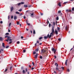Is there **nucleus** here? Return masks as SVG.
Returning a JSON list of instances; mask_svg holds the SVG:
<instances>
[{
	"instance_id": "obj_57",
	"label": "nucleus",
	"mask_w": 74,
	"mask_h": 74,
	"mask_svg": "<svg viewBox=\"0 0 74 74\" xmlns=\"http://www.w3.org/2000/svg\"><path fill=\"white\" fill-rule=\"evenodd\" d=\"M61 69H62V70H64V67H62Z\"/></svg>"
},
{
	"instance_id": "obj_51",
	"label": "nucleus",
	"mask_w": 74,
	"mask_h": 74,
	"mask_svg": "<svg viewBox=\"0 0 74 74\" xmlns=\"http://www.w3.org/2000/svg\"><path fill=\"white\" fill-rule=\"evenodd\" d=\"M13 18H14V16H12L11 17V19H13Z\"/></svg>"
},
{
	"instance_id": "obj_50",
	"label": "nucleus",
	"mask_w": 74,
	"mask_h": 74,
	"mask_svg": "<svg viewBox=\"0 0 74 74\" xmlns=\"http://www.w3.org/2000/svg\"><path fill=\"white\" fill-rule=\"evenodd\" d=\"M9 41H12V39H11V38H10V39H9Z\"/></svg>"
},
{
	"instance_id": "obj_64",
	"label": "nucleus",
	"mask_w": 74,
	"mask_h": 74,
	"mask_svg": "<svg viewBox=\"0 0 74 74\" xmlns=\"http://www.w3.org/2000/svg\"><path fill=\"white\" fill-rule=\"evenodd\" d=\"M27 74H29V72H27Z\"/></svg>"
},
{
	"instance_id": "obj_8",
	"label": "nucleus",
	"mask_w": 74,
	"mask_h": 74,
	"mask_svg": "<svg viewBox=\"0 0 74 74\" xmlns=\"http://www.w3.org/2000/svg\"><path fill=\"white\" fill-rule=\"evenodd\" d=\"M65 29L66 30H67V31L69 30V27H68V26H66L65 27Z\"/></svg>"
},
{
	"instance_id": "obj_59",
	"label": "nucleus",
	"mask_w": 74,
	"mask_h": 74,
	"mask_svg": "<svg viewBox=\"0 0 74 74\" xmlns=\"http://www.w3.org/2000/svg\"><path fill=\"white\" fill-rule=\"evenodd\" d=\"M31 69H32V70H34V68H33V67Z\"/></svg>"
},
{
	"instance_id": "obj_45",
	"label": "nucleus",
	"mask_w": 74,
	"mask_h": 74,
	"mask_svg": "<svg viewBox=\"0 0 74 74\" xmlns=\"http://www.w3.org/2000/svg\"><path fill=\"white\" fill-rule=\"evenodd\" d=\"M12 41H10V42L9 43V44H11V43H12Z\"/></svg>"
},
{
	"instance_id": "obj_9",
	"label": "nucleus",
	"mask_w": 74,
	"mask_h": 74,
	"mask_svg": "<svg viewBox=\"0 0 74 74\" xmlns=\"http://www.w3.org/2000/svg\"><path fill=\"white\" fill-rule=\"evenodd\" d=\"M52 51H53L54 52H56V49H55L54 48H52L51 49Z\"/></svg>"
},
{
	"instance_id": "obj_22",
	"label": "nucleus",
	"mask_w": 74,
	"mask_h": 74,
	"mask_svg": "<svg viewBox=\"0 0 74 74\" xmlns=\"http://www.w3.org/2000/svg\"><path fill=\"white\" fill-rule=\"evenodd\" d=\"M62 11L60 10L58 12V14H60V13H61V12Z\"/></svg>"
},
{
	"instance_id": "obj_24",
	"label": "nucleus",
	"mask_w": 74,
	"mask_h": 74,
	"mask_svg": "<svg viewBox=\"0 0 74 74\" xmlns=\"http://www.w3.org/2000/svg\"><path fill=\"white\" fill-rule=\"evenodd\" d=\"M33 34H36V32H35V30H34Z\"/></svg>"
},
{
	"instance_id": "obj_25",
	"label": "nucleus",
	"mask_w": 74,
	"mask_h": 74,
	"mask_svg": "<svg viewBox=\"0 0 74 74\" xmlns=\"http://www.w3.org/2000/svg\"><path fill=\"white\" fill-rule=\"evenodd\" d=\"M20 43V42H19V41H18L17 42V44H19Z\"/></svg>"
},
{
	"instance_id": "obj_38",
	"label": "nucleus",
	"mask_w": 74,
	"mask_h": 74,
	"mask_svg": "<svg viewBox=\"0 0 74 74\" xmlns=\"http://www.w3.org/2000/svg\"><path fill=\"white\" fill-rule=\"evenodd\" d=\"M31 16H33V13H32L31 14Z\"/></svg>"
},
{
	"instance_id": "obj_13",
	"label": "nucleus",
	"mask_w": 74,
	"mask_h": 74,
	"mask_svg": "<svg viewBox=\"0 0 74 74\" xmlns=\"http://www.w3.org/2000/svg\"><path fill=\"white\" fill-rule=\"evenodd\" d=\"M60 28H59V27H57V30H58V31L59 32H60Z\"/></svg>"
},
{
	"instance_id": "obj_34",
	"label": "nucleus",
	"mask_w": 74,
	"mask_h": 74,
	"mask_svg": "<svg viewBox=\"0 0 74 74\" xmlns=\"http://www.w3.org/2000/svg\"><path fill=\"white\" fill-rule=\"evenodd\" d=\"M11 23H10L9 24V27H10V26H11Z\"/></svg>"
},
{
	"instance_id": "obj_61",
	"label": "nucleus",
	"mask_w": 74,
	"mask_h": 74,
	"mask_svg": "<svg viewBox=\"0 0 74 74\" xmlns=\"http://www.w3.org/2000/svg\"><path fill=\"white\" fill-rule=\"evenodd\" d=\"M21 38H23V36H21Z\"/></svg>"
},
{
	"instance_id": "obj_11",
	"label": "nucleus",
	"mask_w": 74,
	"mask_h": 74,
	"mask_svg": "<svg viewBox=\"0 0 74 74\" xmlns=\"http://www.w3.org/2000/svg\"><path fill=\"white\" fill-rule=\"evenodd\" d=\"M5 44H4V43H2V47L4 48H5Z\"/></svg>"
},
{
	"instance_id": "obj_39",
	"label": "nucleus",
	"mask_w": 74,
	"mask_h": 74,
	"mask_svg": "<svg viewBox=\"0 0 74 74\" xmlns=\"http://www.w3.org/2000/svg\"><path fill=\"white\" fill-rule=\"evenodd\" d=\"M55 22H53V25L55 26Z\"/></svg>"
},
{
	"instance_id": "obj_19",
	"label": "nucleus",
	"mask_w": 74,
	"mask_h": 74,
	"mask_svg": "<svg viewBox=\"0 0 74 74\" xmlns=\"http://www.w3.org/2000/svg\"><path fill=\"white\" fill-rule=\"evenodd\" d=\"M55 66H56V67H58V64H57V63H56L55 64Z\"/></svg>"
},
{
	"instance_id": "obj_43",
	"label": "nucleus",
	"mask_w": 74,
	"mask_h": 74,
	"mask_svg": "<svg viewBox=\"0 0 74 74\" xmlns=\"http://www.w3.org/2000/svg\"><path fill=\"white\" fill-rule=\"evenodd\" d=\"M12 68V66H11L10 68V70H11V69Z\"/></svg>"
},
{
	"instance_id": "obj_2",
	"label": "nucleus",
	"mask_w": 74,
	"mask_h": 74,
	"mask_svg": "<svg viewBox=\"0 0 74 74\" xmlns=\"http://www.w3.org/2000/svg\"><path fill=\"white\" fill-rule=\"evenodd\" d=\"M46 52H47V50H44V49H42L41 51V53H44L45 57H46L47 53H46Z\"/></svg>"
},
{
	"instance_id": "obj_35",
	"label": "nucleus",
	"mask_w": 74,
	"mask_h": 74,
	"mask_svg": "<svg viewBox=\"0 0 74 74\" xmlns=\"http://www.w3.org/2000/svg\"><path fill=\"white\" fill-rule=\"evenodd\" d=\"M24 69L23 67L22 66L21 67V70H23Z\"/></svg>"
},
{
	"instance_id": "obj_18",
	"label": "nucleus",
	"mask_w": 74,
	"mask_h": 74,
	"mask_svg": "<svg viewBox=\"0 0 74 74\" xmlns=\"http://www.w3.org/2000/svg\"><path fill=\"white\" fill-rule=\"evenodd\" d=\"M67 60H66V61L65 62V65L67 66Z\"/></svg>"
},
{
	"instance_id": "obj_26",
	"label": "nucleus",
	"mask_w": 74,
	"mask_h": 74,
	"mask_svg": "<svg viewBox=\"0 0 74 74\" xmlns=\"http://www.w3.org/2000/svg\"><path fill=\"white\" fill-rule=\"evenodd\" d=\"M19 22H20V21H19V22H17V24L18 25H19Z\"/></svg>"
},
{
	"instance_id": "obj_15",
	"label": "nucleus",
	"mask_w": 74,
	"mask_h": 74,
	"mask_svg": "<svg viewBox=\"0 0 74 74\" xmlns=\"http://www.w3.org/2000/svg\"><path fill=\"white\" fill-rule=\"evenodd\" d=\"M39 50V49H38V48L36 49L35 51H36V52H38V51Z\"/></svg>"
},
{
	"instance_id": "obj_6",
	"label": "nucleus",
	"mask_w": 74,
	"mask_h": 74,
	"mask_svg": "<svg viewBox=\"0 0 74 74\" xmlns=\"http://www.w3.org/2000/svg\"><path fill=\"white\" fill-rule=\"evenodd\" d=\"M38 56V53H36V55L35 56L34 58H35V59H37V58Z\"/></svg>"
},
{
	"instance_id": "obj_48",
	"label": "nucleus",
	"mask_w": 74,
	"mask_h": 74,
	"mask_svg": "<svg viewBox=\"0 0 74 74\" xmlns=\"http://www.w3.org/2000/svg\"><path fill=\"white\" fill-rule=\"evenodd\" d=\"M9 34V33H6V34H5L6 35H8Z\"/></svg>"
},
{
	"instance_id": "obj_36",
	"label": "nucleus",
	"mask_w": 74,
	"mask_h": 74,
	"mask_svg": "<svg viewBox=\"0 0 74 74\" xmlns=\"http://www.w3.org/2000/svg\"><path fill=\"white\" fill-rule=\"evenodd\" d=\"M9 47V46H7L6 47V49L8 48Z\"/></svg>"
},
{
	"instance_id": "obj_62",
	"label": "nucleus",
	"mask_w": 74,
	"mask_h": 74,
	"mask_svg": "<svg viewBox=\"0 0 74 74\" xmlns=\"http://www.w3.org/2000/svg\"><path fill=\"white\" fill-rule=\"evenodd\" d=\"M8 32H10V29H8Z\"/></svg>"
},
{
	"instance_id": "obj_47",
	"label": "nucleus",
	"mask_w": 74,
	"mask_h": 74,
	"mask_svg": "<svg viewBox=\"0 0 74 74\" xmlns=\"http://www.w3.org/2000/svg\"><path fill=\"white\" fill-rule=\"evenodd\" d=\"M21 4H24V2H21Z\"/></svg>"
},
{
	"instance_id": "obj_10",
	"label": "nucleus",
	"mask_w": 74,
	"mask_h": 74,
	"mask_svg": "<svg viewBox=\"0 0 74 74\" xmlns=\"http://www.w3.org/2000/svg\"><path fill=\"white\" fill-rule=\"evenodd\" d=\"M13 10H14V7L13 6H12L11 7V12H12V11H13Z\"/></svg>"
},
{
	"instance_id": "obj_53",
	"label": "nucleus",
	"mask_w": 74,
	"mask_h": 74,
	"mask_svg": "<svg viewBox=\"0 0 74 74\" xmlns=\"http://www.w3.org/2000/svg\"><path fill=\"white\" fill-rule=\"evenodd\" d=\"M25 71H26V72L27 71V68H26V69H25Z\"/></svg>"
},
{
	"instance_id": "obj_52",
	"label": "nucleus",
	"mask_w": 74,
	"mask_h": 74,
	"mask_svg": "<svg viewBox=\"0 0 74 74\" xmlns=\"http://www.w3.org/2000/svg\"><path fill=\"white\" fill-rule=\"evenodd\" d=\"M36 43L39 44V41H38V40L36 42Z\"/></svg>"
},
{
	"instance_id": "obj_7",
	"label": "nucleus",
	"mask_w": 74,
	"mask_h": 74,
	"mask_svg": "<svg viewBox=\"0 0 74 74\" xmlns=\"http://www.w3.org/2000/svg\"><path fill=\"white\" fill-rule=\"evenodd\" d=\"M55 32L56 33V34L57 35L58 34V31L56 30V29H55Z\"/></svg>"
},
{
	"instance_id": "obj_42",
	"label": "nucleus",
	"mask_w": 74,
	"mask_h": 74,
	"mask_svg": "<svg viewBox=\"0 0 74 74\" xmlns=\"http://www.w3.org/2000/svg\"><path fill=\"white\" fill-rule=\"evenodd\" d=\"M42 38V37H40L39 38V40H41Z\"/></svg>"
},
{
	"instance_id": "obj_55",
	"label": "nucleus",
	"mask_w": 74,
	"mask_h": 74,
	"mask_svg": "<svg viewBox=\"0 0 74 74\" xmlns=\"http://www.w3.org/2000/svg\"><path fill=\"white\" fill-rule=\"evenodd\" d=\"M19 16H21V15H22V13H21L19 14Z\"/></svg>"
},
{
	"instance_id": "obj_16",
	"label": "nucleus",
	"mask_w": 74,
	"mask_h": 74,
	"mask_svg": "<svg viewBox=\"0 0 74 74\" xmlns=\"http://www.w3.org/2000/svg\"><path fill=\"white\" fill-rule=\"evenodd\" d=\"M58 5L59 7H61V3L60 2L58 4Z\"/></svg>"
},
{
	"instance_id": "obj_33",
	"label": "nucleus",
	"mask_w": 74,
	"mask_h": 74,
	"mask_svg": "<svg viewBox=\"0 0 74 74\" xmlns=\"http://www.w3.org/2000/svg\"><path fill=\"white\" fill-rule=\"evenodd\" d=\"M33 53L34 55L35 54H36V52L35 51H34L33 52Z\"/></svg>"
},
{
	"instance_id": "obj_20",
	"label": "nucleus",
	"mask_w": 74,
	"mask_h": 74,
	"mask_svg": "<svg viewBox=\"0 0 74 74\" xmlns=\"http://www.w3.org/2000/svg\"><path fill=\"white\" fill-rule=\"evenodd\" d=\"M23 73L24 74H25L26 73H25V70H23Z\"/></svg>"
},
{
	"instance_id": "obj_31",
	"label": "nucleus",
	"mask_w": 74,
	"mask_h": 74,
	"mask_svg": "<svg viewBox=\"0 0 74 74\" xmlns=\"http://www.w3.org/2000/svg\"><path fill=\"white\" fill-rule=\"evenodd\" d=\"M25 52H26V50L25 49H24L23 50V52H24V53H25Z\"/></svg>"
},
{
	"instance_id": "obj_28",
	"label": "nucleus",
	"mask_w": 74,
	"mask_h": 74,
	"mask_svg": "<svg viewBox=\"0 0 74 74\" xmlns=\"http://www.w3.org/2000/svg\"><path fill=\"white\" fill-rule=\"evenodd\" d=\"M22 11V10L21 9H20V10H18V11H19L20 12Z\"/></svg>"
},
{
	"instance_id": "obj_41",
	"label": "nucleus",
	"mask_w": 74,
	"mask_h": 74,
	"mask_svg": "<svg viewBox=\"0 0 74 74\" xmlns=\"http://www.w3.org/2000/svg\"><path fill=\"white\" fill-rule=\"evenodd\" d=\"M49 27H51V23H49Z\"/></svg>"
},
{
	"instance_id": "obj_29",
	"label": "nucleus",
	"mask_w": 74,
	"mask_h": 74,
	"mask_svg": "<svg viewBox=\"0 0 74 74\" xmlns=\"http://www.w3.org/2000/svg\"><path fill=\"white\" fill-rule=\"evenodd\" d=\"M56 20L57 21H58V20H59V17H57L56 18Z\"/></svg>"
},
{
	"instance_id": "obj_30",
	"label": "nucleus",
	"mask_w": 74,
	"mask_h": 74,
	"mask_svg": "<svg viewBox=\"0 0 74 74\" xmlns=\"http://www.w3.org/2000/svg\"><path fill=\"white\" fill-rule=\"evenodd\" d=\"M27 23L28 26H30V23H27Z\"/></svg>"
},
{
	"instance_id": "obj_12",
	"label": "nucleus",
	"mask_w": 74,
	"mask_h": 74,
	"mask_svg": "<svg viewBox=\"0 0 74 74\" xmlns=\"http://www.w3.org/2000/svg\"><path fill=\"white\" fill-rule=\"evenodd\" d=\"M17 19V16H14V20H16Z\"/></svg>"
},
{
	"instance_id": "obj_4",
	"label": "nucleus",
	"mask_w": 74,
	"mask_h": 74,
	"mask_svg": "<svg viewBox=\"0 0 74 74\" xmlns=\"http://www.w3.org/2000/svg\"><path fill=\"white\" fill-rule=\"evenodd\" d=\"M56 70H58V71H60V68H58V67H56Z\"/></svg>"
},
{
	"instance_id": "obj_37",
	"label": "nucleus",
	"mask_w": 74,
	"mask_h": 74,
	"mask_svg": "<svg viewBox=\"0 0 74 74\" xmlns=\"http://www.w3.org/2000/svg\"><path fill=\"white\" fill-rule=\"evenodd\" d=\"M58 40L59 41H61V38H60L58 39Z\"/></svg>"
},
{
	"instance_id": "obj_46",
	"label": "nucleus",
	"mask_w": 74,
	"mask_h": 74,
	"mask_svg": "<svg viewBox=\"0 0 74 74\" xmlns=\"http://www.w3.org/2000/svg\"><path fill=\"white\" fill-rule=\"evenodd\" d=\"M40 59H42V56H40Z\"/></svg>"
},
{
	"instance_id": "obj_63",
	"label": "nucleus",
	"mask_w": 74,
	"mask_h": 74,
	"mask_svg": "<svg viewBox=\"0 0 74 74\" xmlns=\"http://www.w3.org/2000/svg\"><path fill=\"white\" fill-rule=\"evenodd\" d=\"M35 46H37V43H35Z\"/></svg>"
},
{
	"instance_id": "obj_1",
	"label": "nucleus",
	"mask_w": 74,
	"mask_h": 74,
	"mask_svg": "<svg viewBox=\"0 0 74 74\" xmlns=\"http://www.w3.org/2000/svg\"><path fill=\"white\" fill-rule=\"evenodd\" d=\"M52 32L51 33L50 36L49 35V34H48L47 36V37H49V38H51L52 35L53 36V33H54V27H52Z\"/></svg>"
},
{
	"instance_id": "obj_27",
	"label": "nucleus",
	"mask_w": 74,
	"mask_h": 74,
	"mask_svg": "<svg viewBox=\"0 0 74 74\" xmlns=\"http://www.w3.org/2000/svg\"><path fill=\"white\" fill-rule=\"evenodd\" d=\"M8 70V69H5L4 72H7V71Z\"/></svg>"
},
{
	"instance_id": "obj_60",
	"label": "nucleus",
	"mask_w": 74,
	"mask_h": 74,
	"mask_svg": "<svg viewBox=\"0 0 74 74\" xmlns=\"http://www.w3.org/2000/svg\"><path fill=\"white\" fill-rule=\"evenodd\" d=\"M67 71H68V72H69V71H70L69 70V69H67Z\"/></svg>"
},
{
	"instance_id": "obj_56",
	"label": "nucleus",
	"mask_w": 74,
	"mask_h": 74,
	"mask_svg": "<svg viewBox=\"0 0 74 74\" xmlns=\"http://www.w3.org/2000/svg\"><path fill=\"white\" fill-rule=\"evenodd\" d=\"M72 10L74 11V7L72 8Z\"/></svg>"
},
{
	"instance_id": "obj_23",
	"label": "nucleus",
	"mask_w": 74,
	"mask_h": 74,
	"mask_svg": "<svg viewBox=\"0 0 74 74\" xmlns=\"http://www.w3.org/2000/svg\"><path fill=\"white\" fill-rule=\"evenodd\" d=\"M21 3H18L17 5L18 6H19V5H21Z\"/></svg>"
},
{
	"instance_id": "obj_49",
	"label": "nucleus",
	"mask_w": 74,
	"mask_h": 74,
	"mask_svg": "<svg viewBox=\"0 0 74 74\" xmlns=\"http://www.w3.org/2000/svg\"><path fill=\"white\" fill-rule=\"evenodd\" d=\"M40 14L41 15V16L43 15V13H40Z\"/></svg>"
},
{
	"instance_id": "obj_5",
	"label": "nucleus",
	"mask_w": 74,
	"mask_h": 74,
	"mask_svg": "<svg viewBox=\"0 0 74 74\" xmlns=\"http://www.w3.org/2000/svg\"><path fill=\"white\" fill-rule=\"evenodd\" d=\"M66 12H71V10H66Z\"/></svg>"
},
{
	"instance_id": "obj_40",
	"label": "nucleus",
	"mask_w": 74,
	"mask_h": 74,
	"mask_svg": "<svg viewBox=\"0 0 74 74\" xmlns=\"http://www.w3.org/2000/svg\"><path fill=\"white\" fill-rule=\"evenodd\" d=\"M31 7H32V5H30L28 7V8H30Z\"/></svg>"
},
{
	"instance_id": "obj_58",
	"label": "nucleus",
	"mask_w": 74,
	"mask_h": 74,
	"mask_svg": "<svg viewBox=\"0 0 74 74\" xmlns=\"http://www.w3.org/2000/svg\"><path fill=\"white\" fill-rule=\"evenodd\" d=\"M0 23H3V21H0Z\"/></svg>"
},
{
	"instance_id": "obj_54",
	"label": "nucleus",
	"mask_w": 74,
	"mask_h": 74,
	"mask_svg": "<svg viewBox=\"0 0 74 74\" xmlns=\"http://www.w3.org/2000/svg\"><path fill=\"white\" fill-rule=\"evenodd\" d=\"M44 38L45 39H47V36H45Z\"/></svg>"
},
{
	"instance_id": "obj_21",
	"label": "nucleus",
	"mask_w": 74,
	"mask_h": 74,
	"mask_svg": "<svg viewBox=\"0 0 74 74\" xmlns=\"http://www.w3.org/2000/svg\"><path fill=\"white\" fill-rule=\"evenodd\" d=\"M16 14H20L18 12H17V11L16 12Z\"/></svg>"
},
{
	"instance_id": "obj_17",
	"label": "nucleus",
	"mask_w": 74,
	"mask_h": 74,
	"mask_svg": "<svg viewBox=\"0 0 74 74\" xmlns=\"http://www.w3.org/2000/svg\"><path fill=\"white\" fill-rule=\"evenodd\" d=\"M24 7L25 8H26L27 7V5H24Z\"/></svg>"
},
{
	"instance_id": "obj_44",
	"label": "nucleus",
	"mask_w": 74,
	"mask_h": 74,
	"mask_svg": "<svg viewBox=\"0 0 74 74\" xmlns=\"http://www.w3.org/2000/svg\"><path fill=\"white\" fill-rule=\"evenodd\" d=\"M32 64L33 65V66H34V62H32Z\"/></svg>"
},
{
	"instance_id": "obj_32",
	"label": "nucleus",
	"mask_w": 74,
	"mask_h": 74,
	"mask_svg": "<svg viewBox=\"0 0 74 74\" xmlns=\"http://www.w3.org/2000/svg\"><path fill=\"white\" fill-rule=\"evenodd\" d=\"M68 3L67 2H65L63 4H66V3Z\"/></svg>"
},
{
	"instance_id": "obj_3",
	"label": "nucleus",
	"mask_w": 74,
	"mask_h": 74,
	"mask_svg": "<svg viewBox=\"0 0 74 74\" xmlns=\"http://www.w3.org/2000/svg\"><path fill=\"white\" fill-rule=\"evenodd\" d=\"M5 38H7V40H6L5 41L7 42H8L9 39L11 38V37L8 36V35H6L5 37Z\"/></svg>"
},
{
	"instance_id": "obj_14",
	"label": "nucleus",
	"mask_w": 74,
	"mask_h": 74,
	"mask_svg": "<svg viewBox=\"0 0 74 74\" xmlns=\"http://www.w3.org/2000/svg\"><path fill=\"white\" fill-rule=\"evenodd\" d=\"M3 40V38L1 37H0V41H2Z\"/></svg>"
}]
</instances>
